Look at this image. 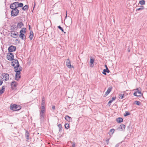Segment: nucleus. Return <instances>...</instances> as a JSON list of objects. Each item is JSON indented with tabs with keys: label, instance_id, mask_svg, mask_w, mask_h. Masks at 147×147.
<instances>
[{
	"label": "nucleus",
	"instance_id": "nucleus-1",
	"mask_svg": "<svg viewBox=\"0 0 147 147\" xmlns=\"http://www.w3.org/2000/svg\"><path fill=\"white\" fill-rule=\"evenodd\" d=\"M14 67L15 71L16 72L15 79L17 81H18L20 78V71L22 70V67L20 65H16Z\"/></svg>",
	"mask_w": 147,
	"mask_h": 147
},
{
	"label": "nucleus",
	"instance_id": "nucleus-2",
	"mask_svg": "<svg viewBox=\"0 0 147 147\" xmlns=\"http://www.w3.org/2000/svg\"><path fill=\"white\" fill-rule=\"evenodd\" d=\"M46 112L45 109L40 108V121L43 122L45 119V113Z\"/></svg>",
	"mask_w": 147,
	"mask_h": 147
},
{
	"label": "nucleus",
	"instance_id": "nucleus-3",
	"mask_svg": "<svg viewBox=\"0 0 147 147\" xmlns=\"http://www.w3.org/2000/svg\"><path fill=\"white\" fill-rule=\"evenodd\" d=\"M19 13V10L17 9H14L11 11V15L12 16H16L18 15Z\"/></svg>",
	"mask_w": 147,
	"mask_h": 147
},
{
	"label": "nucleus",
	"instance_id": "nucleus-4",
	"mask_svg": "<svg viewBox=\"0 0 147 147\" xmlns=\"http://www.w3.org/2000/svg\"><path fill=\"white\" fill-rule=\"evenodd\" d=\"M10 108L14 111L19 110L20 109V107L18 105L15 104L11 105Z\"/></svg>",
	"mask_w": 147,
	"mask_h": 147
},
{
	"label": "nucleus",
	"instance_id": "nucleus-5",
	"mask_svg": "<svg viewBox=\"0 0 147 147\" xmlns=\"http://www.w3.org/2000/svg\"><path fill=\"white\" fill-rule=\"evenodd\" d=\"M2 76L3 77L2 79L4 81H7L9 79V75L7 73H3L2 75Z\"/></svg>",
	"mask_w": 147,
	"mask_h": 147
},
{
	"label": "nucleus",
	"instance_id": "nucleus-6",
	"mask_svg": "<svg viewBox=\"0 0 147 147\" xmlns=\"http://www.w3.org/2000/svg\"><path fill=\"white\" fill-rule=\"evenodd\" d=\"M136 92H135L134 94V95L136 96H141L142 95V94L141 92V91L138 88L136 89Z\"/></svg>",
	"mask_w": 147,
	"mask_h": 147
},
{
	"label": "nucleus",
	"instance_id": "nucleus-7",
	"mask_svg": "<svg viewBox=\"0 0 147 147\" xmlns=\"http://www.w3.org/2000/svg\"><path fill=\"white\" fill-rule=\"evenodd\" d=\"M7 57L8 60L12 61L14 59V55L13 53H9L7 56Z\"/></svg>",
	"mask_w": 147,
	"mask_h": 147
},
{
	"label": "nucleus",
	"instance_id": "nucleus-8",
	"mask_svg": "<svg viewBox=\"0 0 147 147\" xmlns=\"http://www.w3.org/2000/svg\"><path fill=\"white\" fill-rule=\"evenodd\" d=\"M16 49V47L13 45L10 46L8 48V51L11 52L15 51Z\"/></svg>",
	"mask_w": 147,
	"mask_h": 147
},
{
	"label": "nucleus",
	"instance_id": "nucleus-9",
	"mask_svg": "<svg viewBox=\"0 0 147 147\" xmlns=\"http://www.w3.org/2000/svg\"><path fill=\"white\" fill-rule=\"evenodd\" d=\"M65 22L66 24L68 26H69L71 25L72 23V19L70 18L68 19V20H67L65 21Z\"/></svg>",
	"mask_w": 147,
	"mask_h": 147
},
{
	"label": "nucleus",
	"instance_id": "nucleus-10",
	"mask_svg": "<svg viewBox=\"0 0 147 147\" xmlns=\"http://www.w3.org/2000/svg\"><path fill=\"white\" fill-rule=\"evenodd\" d=\"M45 104V100L44 98L43 97L42 98V102H41V108H43V109H45L44 105Z\"/></svg>",
	"mask_w": 147,
	"mask_h": 147
},
{
	"label": "nucleus",
	"instance_id": "nucleus-11",
	"mask_svg": "<svg viewBox=\"0 0 147 147\" xmlns=\"http://www.w3.org/2000/svg\"><path fill=\"white\" fill-rule=\"evenodd\" d=\"M18 33L17 32H12L11 34V36L12 37H16V36H18Z\"/></svg>",
	"mask_w": 147,
	"mask_h": 147
},
{
	"label": "nucleus",
	"instance_id": "nucleus-12",
	"mask_svg": "<svg viewBox=\"0 0 147 147\" xmlns=\"http://www.w3.org/2000/svg\"><path fill=\"white\" fill-rule=\"evenodd\" d=\"M125 126L124 124H121L119 127L120 131H122L124 130L125 128Z\"/></svg>",
	"mask_w": 147,
	"mask_h": 147
},
{
	"label": "nucleus",
	"instance_id": "nucleus-13",
	"mask_svg": "<svg viewBox=\"0 0 147 147\" xmlns=\"http://www.w3.org/2000/svg\"><path fill=\"white\" fill-rule=\"evenodd\" d=\"M65 119L68 121L70 122L72 121V118L68 116H66L65 117Z\"/></svg>",
	"mask_w": 147,
	"mask_h": 147
},
{
	"label": "nucleus",
	"instance_id": "nucleus-14",
	"mask_svg": "<svg viewBox=\"0 0 147 147\" xmlns=\"http://www.w3.org/2000/svg\"><path fill=\"white\" fill-rule=\"evenodd\" d=\"M11 85L12 87H16L17 86V83L16 82L13 81L11 83Z\"/></svg>",
	"mask_w": 147,
	"mask_h": 147
},
{
	"label": "nucleus",
	"instance_id": "nucleus-15",
	"mask_svg": "<svg viewBox=\"0 0 147 147\" xmlns=\"http://www.w3.org/2000/svg\"><path fill=\"white\" fill-rule=\"evenodd\" d=\"M24 26V24L22 22L18 23L17 27L18 28H20Z\"/></svg>",
	"mask_w": 147,
	"mask_h": 147
},
{
	"label": "nucleus",
	"instance_id": "nucleus-16",
	"mask_svg": "<svg viewBox=\"0 0 147 147\" xmlns=\"http://www.w3.org/2000/svg\"><path fill=\"white\" fill-rule=\"evenodd\" d=\"M12 64H19V62L18 60L13 59L12 60Z\"/></svg>",
	"mask_w": 147,
	"mask_h": 147
},
{
	"label": "nucleus",
	"instance_id": "nucleus-17",
	"mask_svg": "<svg viewBox=\"0 0 147 147\" xmlns=\"http://www.w3.org/2000/svg\"><path fill=\"white\" fill-rule=\"evenodd\" d=\"M106 72L108 73H109V70L108 68H107L106 69H104L103 70V72H102V73L104 75H106Z\"/></svg>",
	"mask_w": 147,
	"mask_h": 147
},
{
	"label": "nucleus",
	"instance_id": "nucleus-18",
	"mask_svg": "<svg viewBox=\"0 0 147 147\" xmlns=\"http://www.w3.org/2000/svg\"><path fill=\"white\" fill-rule=\"evenodd\" d=\"M112 88H109L107 91L105 93V95H107L111 91Z\"/></svg>",
	"mask_w": 147,
	"mask_h": 147
},
{
	"label": "nucleus",
	"instance_id": "nucleus-19",
	"mask_svg": "<svg viewBox=\"0 0 147 147\" xmlns=\"http://www.w3.org/2000/svg\"><path fill=\"white\" fill-rule=\"evenodd\" d=\"M33 36V33L32 31H31L30 32V35L29 37L30 40L32 39Z\"/></svg>",
	"mask_w": 147,
	"mask_h": 147
},
{
	"label": "nucleus",
	"instance_id": "nucleus-20",
	"mask_svg": "<svg viewBox=\"0 0 147 147\" xmlns=\"http://www.w3.org/2000/svg\"><path fill=\"white\" fill-rule=\"evenodd\" d=\"M5 88L4 86H3L2 89L0 90V95L3 94L5 91Z\"/></svg>",
	"mask_w": 147,
	"mask_h": 147
},
{
	"label": "nucleus",
	"instance_id": "nucleus-21",
	"mask_svg": "<svg viewBox=\"0 0 147 147\" xmlns=\"http://www.w3.org/2000/svg\"><path fill=\"white\" fill-rule=\"evenodd\" d=\"M25 136H26V139L27 140H29V132L27 131H26V132Z\"/></svg>",
	"mask_w": 147,
	"mask_h": 147
},
{
	"label": "nucleus",
	"instance_id": "nucleus-22",
	"mask_svg": "<svg viewBox=\"0 0 147 147\" xmlns=\"http://www.w3.org/2000/svg\"><path fill=\"white\" fill-rule=\"evenodd\" d=\"M94 61V59L93 58H92L91 57H90V64H93Z\"/></svg>",
	"mask_w": 147,
	"mask_h": 147
},
{
	"label": "nucleus",
	"instance_id": "nucleus-23",
	"mask_svg": "<svg viewBox=\"0 0 147 147\" xmlns=\"http://www.w3.org/2000/svg\"><path fill=\"white\" fill-rule=\"evenodd\" d=\"M116 121L118 123H121L123 121V119L120 117H119L116 119Z\"/></svg>",
	"mask_w": 147,
	"mask_h": 147
},
{
	"label": "nucleus",
	"instance_id": "nucleus-24",
	"mask_svg": "<svg viewBox=\"0 0 147 147\" xmlns=\"http://www.w3.org/2000/svg\"><path fill=\"white\" fill-rule=\"evenodd\" d=\"M10 8L12 9V10L14 9H16V7L15 6L13 3L11 4L10 5Z\"/></svg>",
	"mask_w": 147,
	"mask_h": 147
},
{
	"label": "nucleus",
	"instance_id": "nucleus-25",
	"mask_svg": "<svg viewBox=\"0 0 147 147\" xmlns=\"http://www.w3.org/2000/svg\"><path fill=\"white\" fill-rule=\"evenodd\" d=\"M24 34L22 33H20V34L19 35V37L20 38H21L22 40H24Z\"/></svg>",
	"mask_w": 147,
	"mask_h": 147
},
{
	"label": "nucleus",
	"instance_id": "nucleus-26",
	"mask_svg": "<svg viewBox=\"0 0 147 147\" xmlns=\"http://www.w3.org/2000/svg\"><path fill=\"white\" fill-rule=\"evenodd\" d=\"M26 28H22V30L20 31V33H25L26 32Z\"/></svg>",
	"mask_w": 147,
	"mask_h": 147
},
{
	"label": "nucleus",
	"instance_id": "nucleus-27",
	"mask_svg": "<svg viewBox=\"0 0 147 147\" xmlns=\"http://www.w3.org/2000/svg\"><path fill=\"white\" fill-rule=\"evenodd\" d=\"M28 5H26L22 8V9L24 10H26L28 9Z\"/></svg>",
	"mask_w": 147,
	"mask_h": 147
},
{
	"label": "nucleus",
	"instance_id": "nucleus-28",
	"mask_svg": "<svg viewBox=\"0 0 147 147\" xmlns=\"http://www.w3.org/2000/svg\"><path fill=\"white\" fill-rule=\"evenodd\" d=\"M139 3L141 5H143L145 4V1L144 0L140 1Z\"/></svg>",
	"mask_w": 147,
	"mask_h": 147
},
{
	"label": "nucleus",
	"instance_id": "nucleus-29",
	"mask_svg": "<svg viewBox=\"0 0 147 147\" xmlns=\"http://www.w3.org/2000/svg\"><path fill=\"white\" fill-rule=\"evenodd\" d=\"M23 6V4L22 3H19L18 2V6L17 7H22Z\"/></svg>",
	"mask_w": 147,
	"mask_h": 147
},
{
	"label": "nucleus",
	"instance_id": "nucleus-30",
	"mask_svg": "<svg viewBox=\"0 0 147 147\" xmlns=\"http://www.w3.org/2000/svg\"><path fill=\"white\" fill-rule=\"evenodd\" d=\"M58 28L59 29H60V30H61V31H62V32H63L64 33H65L66 32H64V30H63V28L61 27L60 26H58Z\"/></svg>",
	"mask_w": 147,
	"mask_h": 147
},
{
	"label": "nucleus",
	"instance_id": "nucleus-31",
	"mask_svg": "<svg viewBox=\"0 0 147 147\" xmlns=\"http://www.w3.org/2000/svg\"><path fill=\"white\" fill-rule=\"evenodd\" d=\"M66 64H71L70 61L69 59H67L66 61Z\"/></svg>",
	"mask_w": 147,
	"mask_h": 147
},
{
	"label": "nucleus",
	"instance_id": "nucleus-32",
	"mask_svg": "<svg viewBox=\"0 0 147 147\" xmlns=\"http://www.w3.org/2000/svg\"><path fill=\"white\" fill-rule=\"evenodd\" d=\"M18 2H15L13 3V5L15 6H16V8L17 9L18 7L17 6H18Z\"/></svg>",
	"mask_w": 147,
	"mask_h": 147
},
{
	"label": "nucleus",
	"instance_id": "nucleus-33",
	"mask_svg": "<svg viewBox=\"0 0 147 147\" xmlns=\"http://www.w3.org/2000/svg\"><path fill=\"white\" fill-rule=\"evenodd\" d=\"M69 127V125L68 124H65V127L66 129H68Z\"/></svg>",
	"mask_w": 147,
	"mask_h": 147
},
{
	"label": "nucleus",
	"instance_id": "nucleus-34",
	"mask_svg": "<svg viewBox=\"0 0 147 147\" xmlns=\"http://www.w3.org/2000/svg\"><path fill=\"white\" fill-rule=\"evenodd\" d=\"M135 103L137 105H139L140 104V102L138 101H135Z\"/></svg>",
	"mask_w": 147,
	"mask_h": 147
},
{
	"label": "nucleus",
	"instance_id": "nucleus-35",
	"mask_svg": "<svg viewBox=\"0 0 147 147\" xmlns=\"http://www.w3.org/2000/svg\"><path fill=\"white\" fill-rule=\"evenodd\" d=\"M120 98V97L122 99L124 97V95L123 94H120L119 95Z\"/></svg>",
	"mask_w": 147,
	"mask_h": 147
},
{
	"label": "nucleus",
	"instance_id": "nucleus-36",
	"mask_svg": "<svg viewBox=\"0 0 147 147\" xmlns=\"http://www.w3.org/2000/svg\"><path fill=\"white\" fill-rule=\"evenodd\" d=\"M67 67L69 68H74V67L73 66H72L71 65H67Z\"/></svg>",
	"mask_w": 147,
	"mask_h": 147
},
{
	"label": "nucleus",
	"instance_id": "nucleus-37",
	"mask_svg": "<svg viewBox=\"0 0 147 147\" xmlns=\"http://www.w3.org/2000/svg\"><path fill=\"white\" fill-rule=\"evenodd\" d=\"M129 115L130 113L127 112H126L125 113V114H124V116L125 117Z\"/></svg>",
	"mask_w": 147,
	"mask_h": 147
},
{
	"label": "nucleus",
	"instance_id": "nucleus-38",
	"mask_svg": "<svg viewBox=\"0 0 147 147\" xmlns=\"http://www.w3.org/2000/svg\"><path fill=\"white\" fill-rule=\"evenodd\" d=\"M71 143H72L71 147H75V143H72L71 142H70Z\"/></svg>",
	"mask_w": 147,
	"mask_h": 147
},
{
	"label": "nucleus",
	"instance_id": "nucleus-39",
	"mask_svg": "<svg viewBox=\"0 0 147 147\" xmlns=\"http://www.w3.org/2000/svg\"><path fill=\"white\" fill-rule=\"evenodd\" d=\"M114 129H112L110 130V131L112 132L113 134L114 133Z\"/></svg>",
	"mask_w": 147,
	"mask_h": 147
},
{
	"label": "nucleus",
	"instance_id": "nucleus-40",
	"mask_svg": "<svg viewBox=\"0 0 147 147\" xmlns=\"http://www.w3.org/2000/svg\"><path fill=\"white\" fill-rule=\"evenodd\" d=\"M116 97H113L112 98V100L113 101L116 99Z\"/></svg>",
	"mask_w": 147,
	"mask_h": 147
},
{
	"label": "nucleus",
	"instance_id": "nucleus-41",
	"mask_svg": "<svg viewBox=\"0 0 147 147\" xmlns=\"http://www.w3.org/2000/svg\"><path fill=\"white\" fill-rule=\"evenodd\" d=\"M106 142L107 143V144H108L109 142V140L107 139H106Z\"/></svg>",
	"mask_w": 147,
	"mask_h": 147
},
{
	"label": "nucleus",
	"instance_id": "nucleus-42",
	"mask_svg": "<svg viewBox=\"0 0 147 147\" xmlns=\"http://www.w3.org/2000/svg\"><path fill=\"white\" fill-rule=\"evenodd\" d=\"M3 81L1 80H0V86L1 85L3 84Z\"/></svg>",
	"mask_w": 147,
	"mask_h": 147
},
{
	"label": "nucleus",
	"instance_id": "nucleus-43",
	"mask_svg": "<svg viewBox=\"0 0 147 147\" xmlns=\"http://www.w3.org/2000/svg\"><path fill=\"white\" fill-rule=\"evenodd\" d=\"M58 127H59L60 129L61 128V124H59L58 125Z\"/></svg>",
	"mask_w": 147,
	"mask_h": 147
},
{
	"label": "nucleus",
	"instance_id": "nucleus-44",
	"mask_svg": "<svg viewBox=\"0 0 147 147\" xmlns=\"http://www.w3.org/2000/svg\"><path fill=\"white\" fill-rule=\"evenodd\" d=\"M112 102H113V101L111 100H110V101H109L108 102V104H111Z\"/></svg>",
	"mask_w": 147,
	"mask_h": 147
},
{
	"label": "nucleus",
	"instance_id": "nucleus-45",
	"mask_svg": "<svg viewBox=\"0 0 147 147\" xmlns=\"http://www.w3.org/2000/svg\"><path fill=\"white\" fill-rule=\"evenodd\" d=\"M52 108L53 110L55 109V106H53L52 107Z\"/></svg>",
	"mask_w": 147,
	"mask_h": 147
},
{
	"label": "nucleus",
	"instance_id": "nucleus-46",
	"mask_svg": "<svg viewBox=\"0 0 147 147\" xmlns=\"http://www.w3.org/2000/svg\"><path fill=\"white\" fill-rule=\"evenodd\" d=\"M127 51H128V52H129L130 51V49H129V47H128V49H127Z\"/></svg>",
	"mask_w": 147,
	"mask_h": 147
},
{
	"label": "nucleus",
	"instance_id": "nucleus-47",
	"mask_svg": "<svg viewBox=\"0 0 147 147\" xmlns=\"http://www.w3.org/2000/svg\"><path fill=\"white\" fill-rule=\"evenodd\" d=\"M105 67L106 68V69H107V68H108L107 67V65H105Z\"/></svg>",
	"mask_w": 147,
	"mask_h": 147
},
{
	"label": "nucleus",
	"instance_id": "nucleus-48",
	"mask_svg": "<svg viewBox=\"0 0 147 147\" xmlns=\"http://www.w3.org/2000/svg\"><path fill=\"white\" fill-rule=\"evenodd\" d=\"M93 65H90V67H93Z\"/></svg>",
	"mask_w": 147,
	"mask_h": 147
},
{
	"label": "nucleus",
	"instance_id": "nucleus-49",
	"mask_svg": "<svg viewBox=\"0 0 147 147\" xmlns=\"http://www.w3.org/2000/svg\"><path fill=\"white\" fill-rule=\"evenodd\" d=\"M143 9L142 8H138L137 9L138 10H140V9Z\"/></svg>",
	"mask_w": 147,
	"mask_h": 147
},
{
	"label": "nucleus",
	"instance_id": "nucleus-50",
	"mask_svg": "<svg viewBox=\"0 0 147 147\" xmlns=\"http://www.w3.org/2000/svg\"><path fill=\"white\" fill-rule=\"evenodd\" d=\"M29 29L30 30V25H29Z\"/></svg>",
	"mask_w": 147,
	"mask_h": 147
},
{
	"label": "nucleus",
	"instance_id": "nucleus-51",
	"mask_svg": "<svg viewBox=\"0 0 147 147\" xmlns=\"http://www.w3.org/2000/svg\"><path fill=\"white\" fill-rule=\"evenodd\" d=\"M67 14H66V17H65V18H66V17H67Z\"/></svg>",
	"mask_w": 147,
	"mask_h": 147
},
{
	"label": "nucleus",
	"instance_id": "nucleus-52",
	"mask_svg": "<svg viewBox=\"0 0 147 147\" xmlns=\"http://www.w3.org/2000/svg\"><path fill=\"white\" fill-rule=\"evenodd\" d=\"M12 65V66H14L15 65Z\"/></svg>",
	"mask_w": 147,
	"mask_h": 147
}]
</instances>
